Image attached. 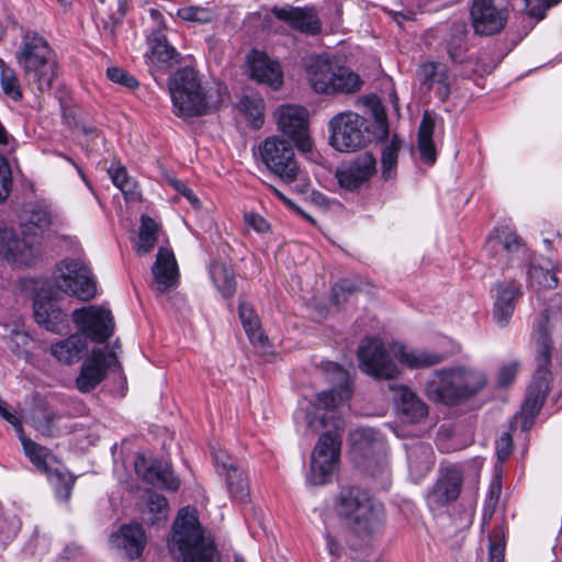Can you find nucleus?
I'll return each instance as SVG.
<instances>
[{
  "label": "nucleus",
  "instance_id": "obj_48",
  "mask_svg": "<svg viewBox=\"0 0 562 562\" xmlns=\"http://www.w3.org/2000/svg\"><path fill=\"white\" fill-rule=\"evenodd\" d=\"M16 60L26 71L35 68V35L25 34L16 52Z\"/></svg>",
  "mask_w": 562,
  "mask_h": 562
},
{
  "label": "nucleus",
  "instance_id": "obj_64",
  "mask_svg": "<svg viewBox=\"0 0 562 562\" xmlns=\"http://www.w3.org/2000/svg\"><path fill=\"white\" fill-rule=\"evenodd\" d=\"M435 130V122L432 117L426 112L422 119L419 130H418V139H428L432 138Z\"/></svg>",
  "mask_w": 562,
  "mask_h": 562
},
{
  "label": "nucleus",
  "instance_id": "obj_53",
  "mask_svg": "<svg viewBox=\"0 0 562 562\" xmlns=\"http://www.w3.org/2000/svg\"><path fill=\"white\" fill-rule=\"evenodd\" d=\"M12 189V171L8 159L0 154V202H3Z\"/></svg>",
  "mask_w": 562,
  "mask_h": 562
},
{
  "label": "nucleus",
  "instance_id": "obj_18",
  "mask_svg": "<svg viewBox=\"0 0 562 562\" xmlns=\"http://www.w3.org/2000/svg\"><path fill=\"white\" fill-rule=\"evenodd\" d=\"M213 461L217 474L224 477L229 497L246 503L250 496L248 477L237 461L223 450L213 451Z\"/></svg>",
  "mask_w": 562,
  "mask_h": 562
},
{
  "label": "nucleus",
  "instance_id": "obj_46",
  "mask_svg": "<svg viewBox=\"0 0 562 562\" xmlns=\"http://www.w3.org/2000/svg\"><path fill=\"white\" fill-rule=\"evenodd\" d=\"M488 542V562H505L506 535L503 526L493 528Z\"/></svg>",
  "mask_w": 562,
  "mask_h": 562
},
{
  "label": "nucleus",
  "instance_id": "obj_22",
  "mask_svg": "<svg viewBox=\"0 0 562 562\" xmlns=\"http://www.w3.org/2000/svg\"><path fill=\"white\" fill-rule=\"evenodd\" d=\"M150 16L159 22L161 16L160 12L156 9H150ZM148 50L145 54L147 63L155 66L157 69L166 70L171 68L175 64L179 63V53L171 46L166 37L161 24L153 30L147 37Z\"/></svg>",
  "mask_w": 562,
  "mask_h": 562
},
{
  "label": "nucleus",
  "instance_id": "obj_38",
  "mask_svg": "<svg viewBox=\"0 0 562 562\" xmlns=\"http://www.w3.org/2000/svg\"><path fill=\"white\" fill-rule=\"evenodd\" d=\"M238 314L250 342L252 345L263 347L267 342V336L260 327V321L252 306L246 302H240L238 306Z\"/></svg>",
  "mask_w": 562,
  "mask_h": 562
},
{
  "label": "nucleus",
  "instance_id": "obj_32",
  "mask_svg": "<svg viewBox=\"0 0 562 562\" xmlns=\"http://www.w3.org/2000/svg\"><path fill=\"white\" fill-rule=\"evenodd\" d=\"M418 79L427 90L434 85H438L437 94L441 101H446L450 95V86L448 82V68L442 63L426 61L422 64L417 71Z\"/></svg>",
  "mask_w": 562,
  "mask_h": 562
},
{
  "label": "nucleus",
  "instance_id": "obj_7",
  "mask_svg": "<svg viewBox=\"0 0 562 562\" xmlns=\"http://www.w3.org/2000/svg\"><path fill=\"white\" fill-rule=\"evenodd\" d=\"M327 380L334 384V387L328 391L319 392L316 395V411L333 412L347 402L352 394L351 379L349 373L342 369L338 363L327 362L325 364ZM316 416L310 417L307 425L314 430L318 431L325 426V416L318 412Z\"/></svg>",
  "mask_w": 562,
  "mask_h": 562
},
{
  "label": "nucleus",
  "instance_id": "obj_47",
  "mask_svg": "<svg viewBox=\"0 0 562 562\" xmlns=\"http://www.w3.org/2000/svg\"><path fill=\"white\" fill-rule=\"evenodd\" d=\"M12 350L18 356H23L26 361L32 359L34 339L24 328L16 327L11 330Z\"/></svg>",
  "mask_w": 562,
  "mask_h": 562
},
{
  "label": "nucleus",
  "instance_id": "obj_60",
  "mask_svg": "<svg viewBox=\"0 0 562 562\" xmlns=\"http://www.w3.org/2000/svg\"><path fill=\"white\" fill-rule=\"evenodd\" d=\"M513 440L508 432H505L496 441V453L501 461H504L512 453Z\"/></svg>",
  "mask_w": 562,
  "mask_h": 562
},
{
  "label": "nucleus",
  "instance_id": "obj_41",
  "mask_svg": "<svg viewBox=\"0 0 562 562\" xmlns=\"http://www.w3.org/2000/svg\"><path fill=\"white\" fill-rule=\"evenodd\" d=\"M239 111L246 116L254 128L265 123V101L257 94L244 95L238 102Z\"/></svg>",
  "mask_w": 562,
  "mask_h": 562
},
{
  "label": "nucleus",
  "instance_id": "obj_3",
  "mask_svg": "<svg viewBox=\"0 0 562 562\" xmlns=\"http://www.w3.org/2000/svg\"><path fill=\"white\" fill-rule=\"evenodd\" d=\"M487 384L485 373L474 367L456 366L436 370L426 383L429 398L458 405L477 395Z\"/></svg>",
  "mask_w": 562,
  "mask_h": 562
},
{
  "label": "nucleus",
  "instance_id": "obj_31",
  "mask_svg": "<svg viewBox=\"0 0 562 562\" xmlns=\"http://www.w3.org/2000/svg\"><path fill=\"white\" fill-rule=\"evenodd\" d=\"M392 352L402 364L412 370L430 368L441 363L446 359L442 353L413 349L402 344H394L392 346Z\"/></svg>",
  "mask_w": 562,
  "mask_h": 562
},
{
  "label": "nucleus",
  "instance_id": "obj_61",
  "mask_svg": "<svg viewBox=\"0 0 562 562\" xmlns=\"http://www.w3.org/2000/svg\"><path fill=\"white\" fill-rule=\"evenodd\" d=\"M418 149L424 161L434 164L436 160V150L432 138L418 139Z\"/></svg>",
  "mask_w": 562,
  "mask_h": 562
},
{
  "label": "nucleus",
  "instance_id": "obj_12",
  "mask_svg": "<svg viewBox=\"0 0 562 562\" xmlns=\"http://www.w3.org/2000/svg\"><path fill=\"white\" fill-rule=\"evenodd\" d=\"M340 446L337 427L319 437L311 457L310 482L313 485H323L329 481L339 461Z\"/></svg>",
  "mask_w": 562,
  "mask_h": 562
},
{
  "label": "nucleus",
  "instance_id": "obj_51",
  "mask_svg": "<svg viewBox=\"0 0 562 562\" xmlns=\"http://www.w3.org/2000/svg\"><path fill=\"white\" fill-rule=\"evenodd\" d=\"M177 14L184 21L196 22L201 24L210 23L214 18L213 11L209 8L195 5L180 8Z\"/></svg>",
  "mask_w": 562,
  "mask_h": 562
},
{
  "label": "nucleus",
  "instance_id": "obj_33",
  "mask_svg": "<svg viewBox=\"0 0 562 562\" xmlns=\"http://www.w3.org/2000/svg\"><path fill=\"white\" fill-rule=\"evenodd\" d=\"M407 461L409 475L415 482L425 477L435 462L434 451L430 445L416 442L407 448Z\"/></svg>",
  "mask_w": 562,
  "mask_h": 562
},
{
  "label": "nucleus",
  "instance_id": "obj_58",
  "mask_svg": "<svg viewBox=\"0 0 562 562\" xmlns=\"http://www.w3.org/2000/svg\"><path fill=\"white\" fill-rule=\"evenodd\" d=\"M80 131L85 137L82 142H85L86 145L90 147V150H98V140L103 142V137L101 136L100 131L92 125H82Z\"/></svg>",
  "mask_w": 562,
  "mask_h": 562
},
{
  "label": "nucleus",
  "instance_id": "obj_23",
  "mask_svg": "<svg viewBox=\"0 0 562 562\" xmlns=\"http://www.w3.org/2000/svg\"><path fill=\"white\" fill-rule=\"evenodd\" d=\"M493 318L501 327L508 325L518 301L522 297V285L516 280H502L493 285Z\"/></svg>",
  "mask_w": 562,
  "mask_h": 562
},
{
  "label": "nucleus",
  "instance_id": "obj_44",
  "mask_svg": "<svg viewBox=\"0 0 562 562\" xmlns=\"http://www.w3.org/2000/svg\"><path fill=\"white\" fill-rule=\"evenodd\" d=\"M0 417L13 426V428L23 446L25 456L30 459V461L32 463H35V443L24 435L21 420L13 413H11V411L8 407V404L2 400L1 396H0Z\"/></svg>",
  "mask_w": 562,
  "mask_h": 562
},
{
  "label": "nucleus",
  "instance_id": "obj_15",
  "mask_svg": "<svg viewBox=\"0 0 562 562\" xmlns=\"http://www.w3.org/2000/svg\"><path fill=\"white\" fill-rule=\"evenodd\" d=\"M278 130L288 136L299 150L311 151L313 142L308 134V112L295 104L280 105L276 113Z\"/></svg>",
  "mask_w": 562,
  "mask_h": 562
},
{
  "label": "nucleus",
  "instance_id": "obj_16",
  "mask_svg": "<svg viewBox=\"0 0 562 562\" xmlns=\"http://www.w3.org/2000/svg\"><path fill=\"white\" fill-rule=\"evenodd\" d=\"M463 473L456 465L440 469L436 482L427 491L426 504L432 513H438L454 503L461 493Z\"/></svg>",
  "mask_w": 562,
  "mask_h": 562
},
{
  "label": "nucleus",
  "instance_id": "obj_21",
  "mask_svg": "<svg viewBox=\"0 0 562 562\" xmlns=\"http://www.w3.org/2000/svg\"><path fill=\"white\" fill-rule=\"evenodd\" d=\"M117 362L113 351L95 348L87 357L81 366L76 385L81 392H90L97 387L106 376L108 369Z\"/></svg>",
  "mask_w": 562,
  "mask_h": 562
},
{
  "label": "nucleus",
  "instance_id": "obj_50",
  "mask_svg": "<svg viewBox=\"0 0 562 562\" xmlns=\"http://www.w3.org/2000/svg\"><path fill=\"white\" fill-rule=\"evenodd\" d=\"M0 85L3 93L12 99L19 101L22 98L21 87L19 79L12 68L9 66L3 67L0 71Z\"/></svg>",
  "mask_w": 562,
  "mask_h": 562
},
{
  "label": "nucleus",
  "instance_id": "obj_26",
  "mask_svg": "<svg viewBox=\"0 0 562 562\" xmlns=\"http://www.w3.org/2000/svg\"><path fill=\"white\" fill-rule=\"evenodd\" d=\"M135 470L144 481L159 488L177 491L180 486L179 479L175 475L167 462L154 460L147 464L145 458H138Z\"/></svg>",
  "mask_w": 562,
  "mask_h": 562
},
{
  "label": "nucleus",
  "instance_id": "obj_40",
  "mask_svg": "<svg viewBox=\"0 0 562 562\" xmlns=\"http://www.w3.org/2000/svg\"><path fill=\"white\" fill-rule=\"evenodd\" d=\"M160 225L147 214L140 216V225L138 228V240L136 244V252L138 255L149 254L158 239Z\"/></svg>",
  "mask_w": 562,
  "mask_h": 562
},
{
  "label": "nucleus",
  "instance_id": "obj_13",
  "mask_svg": "<svg viewBox=\"0 0 562 562\" xmlns=\"http://www.w3.org/2000/svg\"><path fill=\"white\" fill-rule=\"evenodd\" d=\"M485 250L502 268L520 267L528 251L521 238L508 226H499L491 232Z\"/></svg>",
  "mask_w": 562,
  "mask_h": 562
},
{
  "label": "nucleus",
  "instance_id": "obj_36",
  "mask_svg": "<svg viewBox=\"0 0 562 562\" xmlns=\"http://www.w3.org/2000/svg\"><path fill=\"white\" fill-rule=\"evenodd\" d=\"M395 401L398 409L407 416L411 422H417L427 416L426 404L420 401L415 393L406 386H400L396 390Z\"/></svg>",
  "mask_w": 562,
  "mask_h": 562
},
{
  "label": "nucleus",
  "instance_id": "obj_39",
  "mask_svg": "<svg viewBox=\"0 0 562 562\" xmlns=\"http://www.w3.org/2000/svg\"><path fill=\"white\" fill-rule=\"evenodd\" d=\"M362 80L358 74L347 67L335 66L333 82L327 94L355 93L361 89Z\"/></svg>",
  "mask_w": 562,
  "mask_h": 562
},
{
  "label": "nucleus",
  "instance_id": "obj_11",
  "mask_svg": "<svg viewBox=\"0 0 562 562\" xmlns=\"http://www.w3.org/2000/svg\"><path fill=\"white\" fill-rule=\"evenodd\" d=\"M360 370L378 380L396 379L401 370L380 338L366 337L357 350Z\"/></svg>",
  "mask_w": 562,
  "mask_h": 562
},
{
  "label": "nucleus",
  "instance_id": "obj_29",
  "mask_svg": "<svg viewBox=\"0 0 562 562\" xmlns=\"http://www.w3.org/2000/svg\"><path fill=\"white\" fill-rule=\"evenodd\" d=\"M110 542L116 549L122 550L127 559L134 560L143 553L146 536L139 524H128L113 532Z\"/></svg>",
  "mask_w": 562,
  "mask_h": 562
},
{
  "label": "nucleus",
  "instance_id": "obj_43",
  "mask_svg": "<svg viewBox=\"0 0 562 562\" xmlns=\"http://www.w3.org/2000/svg\"><path fill=\"white\" fill-rule=\"evenodd\" d=\"M402 147L403 140L397 135H393L390 143L383 147L381 153V169L382 177L385 180L393 179L395 177L398 154Z\"/></svg>",
  "mask_w": 562,
  "mask_h": 562
},
{
  "label": "nucleus",
  "instance_id": "obj_49",
  "mask_svg": "<svg viewBox=\"0 0 562 562\" xmlns=\"http://www.w3.org/2000/svg\"><path fill=\"white\" fill-rule=\"evenodd\" d=\"M59 224L60 217L56 207L44 199L37 200V229L58 226Z\"/></svg>",
  "mask_w": 562,
  "mask_h": 562
},
{
  "label": "nucleus",
  "instance_id": "obj_1",
  "mask_svg": "<svg viewBox=\"0 0 562 562\" xmlns=\"http://www.w3.org/2000/svg\"><path fill=\"white\" fill-rule=\"evenodd\" d=\"M55 290L37 291V325L52 333L59 334L67 327V314L58 304L59 291L90 301L97 295V281L91 270L80 261L67 259L60 261L54 271Z\"/></svg>",
  "mask_w": 562,
  "mask_h": 562
},
{
  "label": "nucleus",
  "instance_id": "obj_14",
  "mask_svg": "<svg viewBox=\"0 0 562 562\" xmlns=\"http://www.w3.org/2000/svg\"><path fill=\"white\" fill-rule=\"evenodd\" d=\"M35 223L21 224L20 236L0 224V254L14 266H30L34 259Z\"/></svg>",
  "mask_w": 562,
  "mask_h": 562
},
{
  "label": "nucleus",
  "instance_id": "obj_27",
  "mask_svg": "<svg viewBox=\"0 0 562 562\" xmlns=\"http://www.w3.org/2000/svg\"><path fill=\"white\" fill-rule=\"evenodd\" d=\"M249 74L259 83H265L273 90L283 83V74L280 65L270 59L265 53L254 50L248 59Z\"/></svg>",
  "mask_w": 562,
  "mask_h": 562
},
{
  "label": "nucleus",
  "instance_id": "obj_30",
  "mask_svg": "<svg viewBox=\"0 0 562 562\" xmlns=\"http://www.w3.org/2000/svg\"><path fill=\"white\" fill-rule=\"evenodd\" d=\"M37 89H49L58 76V59L49 44L37 37Z\"/></svg>",
  "mask_w": 562,
  "mask_h": 562
},
{
  "label": "nucleus",
  "instance_id": "obj_37",
  "mask_svg": "<svg viewBox=\"0 0 562 562\" xmlns=\"http://www.w3.org/2000/svg\"><path fill=\"white\" fill-rule=\"evenodd\" d=\"M210 274L214 285L221 295L225 299L232 297L236 292L235 272L229 265L224 262H212L210 266Z\"/></svg>",
  "mask_w": 562,
  "mask_h": 562
},
{
  "label": "nucleus",
  "instance_id": "obj_57",
  "mask_svg": "<svg viewBox=\"0 0 562 562\" xmlns=\"http://www.w3.org/2000/svg\"><path fill=\"white\" fill-rule=\"evenodd\" d=\"M519 362L518 361H510L504 366H502L498 375H497V383L501 386H507L510 384L518 372Z\"/></svg>",
  "mask_w": 562,
  "mask_h": 562
},
{
  "label": "nucleus",
  "instance_id": "obj_28",
  "mask_svg": "<svg viewBox=\"0 0 562 562\" xmlns=\"http://www.w3.org/2000/svg\"><path fill=\"white\" fill-rule=\"evenodd\" d=\"M154 284L161 293L175 288L178 283L179 270L171 249L160 247L151 268Z\"/></svg>",
  "mask_w": 562,
  "mask_h": 562
},
{
  "label": "nucleus",
  "instance_id": "obj_34",
  "mask_svg": "<svg viewBox=\"0 0 562 562\" xmlns=\"http://www.w3.org/2000/svg\"><path fill=\"white\" fill-rule=\"evenodd\" d=\"M88 350L87 338L75 334L50 346L52 355L66 364L78 362Z\"/></svg>",
  "mask_w": 562,
  "mask_h": 562
},
{
  "label": "nucleus",
  "instance_id": "obj_4",
  "mask_svg": "<svg viewBox=\"0 0 562 562\" xmlns=\"http://www.w3.org/2000/svg\"><path fill=\"white\" fill-rule=\"evenodd\" d=\"M171 552L179 553L182 562H220V553L214 541L205 537L194 507L179 510L169 542Z\"/></svg>",
  "mask_w": 562,
  "mask_h": 562
},
{
  "label": "nucleus",
  "instance_id": "obj_10",
  "mask_svg": "<svg viewBox=\"0 0 562 562\" xmlns=\"http://www.w3.org/2000/svg\"><path fill=\"white\" fill-rule=\"evenodd\" d=\"M262 164L283 182L292 183L297 179L300 168L292 145L279 137H267L259 145Z\"/></svg>",
  "mask_w": 562,
  "mask_h": 562
},
{
  "label": "nucleus",
  "instance_id": "obj_45",
  "mask_svg": "<svg viewBox=\"0 0 562 562\" xmlns=\"http://www.w3.org/2000/svg\"><path fill=\"white\" fill-rule=\"evenodd\" d=\"M109 175L114 186L122 191L126 200L135 201L139 199L140 193L137 190L136 183L128 176L125 167L122 165L111 166Z\"/></svg>",
  "mask_w": 562,
  "mask_h": 562
},
{
  "label": "nucleus",
  "instance_id": "obj_2",
  "mask_svg": "<svg viewBox=\"0 0 562 562\" xmlns=\"http://www.w3.org/2000/svg\"><path fill=\"white\" fill-rule=\"evenodd\" d=\"M173 113L179 117L211 114L228 99L227 87L220 81H203L192 67L179 69L169 83Z\"/></svg>",
  "mask_w": 562,
  "mask_h": 562
},
{
  "label": "nucleus",
  "instance_id": "obj_56",
  "mask_svg": "<svg viewBox=\"0 0 562 562\" xmlns=\"http://www.w3.org/2000/svg\"><path fill=\"white\" fill-rule=\"evenodd\" d=\"M357 291V285L350 280H340L337 282L333 290L331 296L336 304H341L347 301L348 295L353 294Z\"/></svg>",
  "mask_w": 562,
  "mask_h": 562
},
{
  "label": "nucleus",
  "instance_id": "obj_19",
  "mask_svg": "<svg viewBox=\"0 0 562 562\" xmlns=\"http://www.w3.org/2000/svg\"><path fill=\"white\" fill-rule=\"evenodd\" d=\"M470 15L475 34L492 36L503 31L509 13L506 7L496 4L495 0H473Z\"/></svg>",
  "mask_w": 562,
  "mask_h": 562
},
{
  "label": "nucleus",
  "instance_id": "obj_5",
  "mask_svg": "<svg viewBox=\"0 0 562 562\" xmlns=\"http://www.w3.org/2000/svg\"><path fill=\"white\" fill-rule=\"evenodd\" d=\"M337 512L359 536L374 535L383 527V506L360 487L352 486L340 491Z\"/></svg>",
  "mask_w": 562,
  "mask_h": 562
},
{
  "label": "nucleus",
  "instance_id": "obj_9",
  "mask_svg": "<svg viewBox=\"0 0 562 562\" xmlns=\"http://www.w3.org/2000/svg\"><path fill=\"white\" fill-rule=\"evenodd\" d=\"M352 453L364 458L361 464L370 476L379 480L382 487L390 484V470L381 454L383 443L380 434L371 428H359L351 434Z\"/></svg>",
  "mask_w": 562,
  "mask_h": 562
},
{
  "label": "nucleus",
  "instance_id": "obj_20",
  "mask_svg": "<svg viewBox=\"0 0 562 562\" xmlns=\"http://www.w3.org/2000/svg\"><path fill=\"white\" fill-rule=\"evenodd\" d=\"M37 471L44 473L55 491V495L63 502H68L75 484V477L66 470L64 464L46 448L37 446Z\"/></svg>",
  "mask_w": 562,
  "mask_h": 562
},
{
  "label": "nucleus",
  "instance_id": "obj_17",
  "mask_svg": "<svg viewBox=\"0 0 562 562\" xmlns=\"http://www.w3.org/2000/svg\"><path fill=\"white\" fill-rule=\"evenodd\" d=\"M72 321L92 341L104 342L114 330L112 313L103 306L89 305L72 312Z\"/></svg>",
  "mask_w": 562,
  "mask_h": 562
},
{
  "label": "nucleus",
  "instance_id": "obj_35",
  "mask_svg": "<svg viewBox=\"0 0 562 562\" xmlns=\"http://www.w3.org/2000/svg\"><path fill=\"white\" fill-rule=\"evenodd\" d=\"M335 65L322 57L311 58L306 66L307 79L317 93L327 94L333 82Z\"/></svg>",
  "mask_w": 562,
  "mask_h": 562
},
{
  "label": "nucleus",
  "instance_id": "obj_62",
  "mask_svg": "<svg viewBox=\"0 0 562 562\" xmlns=\"http://www.w3.org/2000/svg\"><path fill=\"white\" fill-rule=\"evenodd\" d=\"M245 223L258 233H265L269 229L268 222L259 214H245Z\"/></svg>",
  "mask_w": 562,
  "mask_h": 562
},
{
  "label": "nucleus",
  "instance_id": "obj_6",
  "mask_svg": "<svg viewBox=\"0 0 562 562\" xmlns=\"http://www.w3.org/2000/svg\"><path fill=\"white\" fill-rule=\"evenodd\" d=\"M536 371L528 394L524 402V411L533 416L537 414L549 392L551 381L550 364L553 352V341L548 333V317L544 315L537 324L535 333Z\"/></svg>",
  "mask_w": 562,
  "mask_h": 562
},
{
  "label": "nucleus",
  "instance_id": "obj_25",
  "mask_svg": "<svg viewBox=\"0 0 562 562\" xmlns=\"http://www.w3.org/2000/svg\"><path fill=\"white\" fill-rule=\"evenodd\" d=\"M271 12L293 30L311 35L321 32L322 23L314 7H274Z\"/></svg>",
  "mask_w": 562,
  "mask_h": 562
},
{
  "label": "nucleus",
  "instance_id": "obj_8",
  "mask_svg": "<svg viewBox=\"0 0 562 562\" xmlns=\"http://www.w3.org/2000/svg\"><path fill=\"white\" fill-rule=\"evenodd\" d=\"M330 144L339 151H355L370 142L367 120L352 111L334 115L328 123Z\"/></svg>",
  "mask_w": 562,
  "mask_h": 562
},
{
  "label": "nucleus",
  "instance_id": "obj_55",
  "mask_svg": "<svg viewBox=\"0 0 562 562\" xmlns=\"http://www.w3.org/2000/svg\"><path fill=\"white\" fill-rule=\"evenodd\" d=\"M125 15V4L122 0L117 2V11L115 13H111L108 20L103 21L102 34L110 40H114L115 37V29L122 22L123 16Z\"/></svg>",
  "mask_w": 562,
  "mask_h": 562
},
{
  "label": "nucleus",
  "instance_id": "obj_42",
  "mask_svg": "<svg viewBox=\"0 0 562 562\" xmlns=\"http://www.w3.org/2000/svg\"><path fill=\"white\" fill-rule=\"evenodd\" d=\"M559 268L530 265L527 270V279L530 286L540 289H554L559 284Z\"/></svg>",
  "mask_w": 562,
  "mask_h": 562
},
{
  "label": "nucleus",
  "instance_id": "obj_59",
  "mask_svg": "<svg viewBox=\"0 0 562 562\" xmlns=\"http://www.w3.org/2000/svg\"><path fill=\"white\" fill-rule=\"evenodd\" d=\"M526 10L530 16L542 18L544 11L557 3L551 0H525Z\"/></svg>",
  "mask_w": 562,
  "mask_h": 562
},
{
  "label": "nucleus",
  "instance_id": "obj_63",
  "mask_svg": "<svg viewBox=\"0 0 562 562\" xmlns=\"http://www.w3.org/2000/svg\"><path fill=\"white\" fill-rule=\"evenodd\" d=\"M147 505L153 513H162L168 507L167 498L157 493H150L147 498Z\"/></svg>",
  "mask_w": 562,
  "mask_h": 562
},
{
  "label": "nucleus",
  "instance_id": "obj_24",
  "mask_svg": "<svg viewBox=\"0 0 562 562\" xmlns=\"http://www.w3.org/2000/svg\"><path fill=\"white\" fill-rule=\"evenodd\" d=\"M375 171V157L373 154L364 151L355 157L348 166L337 169L336 178L341 188L353 191L369 181Z\"/></svg>",
  "mask_w": 562,
  "mask_h": 562
},
{
  "label": "nucleus",
  "instance_id": "obj_52",
  "mask_svg": "<svg viewBox=\"0 0 562 562\" xmlns=\"http://www.w3.org/2000/svg\"><path fill=\"white\" fill-rule=\"evenodd\" d=\"M467 33L463 27H458L448 43V54L452 61L461 63L465 53Z\"/></svg>",
  "mask_w": 562,
  "mask_h": 562
},
{
  "label": "nucleus",
  "instance_id": "obj_54",
  "mask_svg": "<svg viewBox=\"0 0 562 562\" xmlns=\"http://www.w3.org/2000/svg\"><path fill=\"white\" fill-rule=\"evenodd\" d=\"M106 77L112 82L128 89H135L138 87L136 78L120 67H109L106 69Z\"/></svg>",
  "mask_w": 562,
  "mask_h": 562
}]
</instances>
